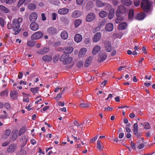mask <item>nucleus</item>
Here are the masks:
<instances>
[{
    "instance_id": "8",
    "label": "nucleus",
    "mask_w": 155,
    "mask_h": 155,
    "mask_svg": "<svg viewBox=\"0 0 155 155\" xmlns=\"http://www.w3.org/2000/svg\"><path fill=\"white\" fill-rule=\"evenodd\" d=\"M104 47L106 51L110 52L111 50V46L110 43L109 41H106L105 42Z\"/></svg>"
},
{
    "instance_id": "46",
    "label": "nucleus",
    "mask_w": 155,
    "mask_h": 155,
    "mask_svg": "<svg viewBox=\"0 0 155 155\" xmlns=\"http://www.w3.org/2000/svg\"><path fill=\"white\" fill-rule=\"evenodd\" d=\"M104 3L105 4L104 6L105 7V10H108L111 8V5L110 4L107 3Z\"/></svg>"
},
{
    "instance_id": "45",
    "label": "nucleus",
    "mask_w": 155,
    "mask_h": 155,
    "mask_svg": "<svg viewBox=\"0 0 155 155\" xmlns=\"http://www.w3.org/2000/svg\"><path fill=\"white\" fill-rule=\"evenodd\" d=\"M22 140L21 141V142H23L22 146H24L26 144L27 142V138L25 137H23L22 138Z\"/></svg>"
},
{
    "instance_id": "60",
    "label": "nucleus",
    "mask_w": 155,
    "mask_h": 155,
    "mask_svg": "<svg viewBox=\"0 0 155 155\" xmlns=\"http://www.w3.org/2000/svg\"><path fill=\"white\" fill-rule=\"evenodd\" d=\"M134 3L135 5L136 6H138L140 4V2L139 0H135Z\"/></svg>"
},
{
    "instance_id": "14",
    "label": "nucleus",
    "mask_w": 155,
    "mask_h": 155,
    "mask_svg": "<svg viewBox=\"0 0 155 155\" xmlns=\"http://www.w3.org/2000/svg\"><path fill=\"white\" fill-rule=\"evenodd\" d=\"M16 148V145L14 144H11L7 148V152L8 153L13 152L15 151Z\"/></svg>"
},
{
    "instance_id": "63",
    "label": "nucleus",
    "mask_w": 155,
    "mask_h": 155,
    "mask_svg": "<svg viewBox=\"0 0 155 155\" xmlns=\"http://www.w3.org/2000/svg\"><path fill=\"white\" fill-rule=\"evenodd\" d=\"M144 147V144L143 143L140 144L138 146V148L140 149L143 148Z\"/></svg>"
},
{
    "instance_id": "3",
    "label": "nucleus",
    "mask_w": 155,
    "mask_h": 155,
    "mask_svg": "<svg viewBox=\"0 0 155 155\" xmlns=\"http://www.w3.org/2000/svg\"><path fill=\"white\" fill-rule=\"evenodd\" d=\"M150 4L148 0H142L141 6L146 12H148L150 9Z\"/></svg>"
},
{
    "instance_id": "26",
    "label": "nucleus",
    "mask_w": 155,
    "mask_h": 155,
    "mask_svg": "<svg viewBox=\"0 0 155 155\" xmlns=\"http://www.w3.org/2000/svg\"><path fill=\"white\" fill-rule=\"evenodd\" d=\"M52 58L50 55H45L42 57V59L45 62H49L52 60Z\"/></svg>"
},
{
    "instance_id": "6",
    "label": "nucleus",
    "mask_w": 155,
    "mask_h": 155,
    "mask_svg": "<svg viewBox=\"0 0 155 155\" xmlns=\"http://www.w3.org/2000/svg\"><path fill=\"white\" fill-rule=\"evenodd\" d=\"M47 33L50 35H54L57 34V29L53 27H49L47 30Z\"/></svg>"
},
{
    "instance_id": "50",
    "label": "nucleus",
    "mask_w": 155,
    "mask_h": 155,
    "mask_svg": "<svg viewBox=\"0 0 155 155\" xmlns=\"http://www.w3.org/2000/svg\"><path fill=\"white\" fill-rule=\"evenodd\" d=\"M82 92L81 91H78L75 94V95L78 97H79L82 95Z\"/></svg>"
},
{
    "instance_id": "1",
    "label": "nucleus",
    "mask_w": 155,
    "mask_h": 155,
    "mask_svg": "<svg viewBox=\"0 0 155 155\" xmlns=\"http://www.w3.org/2000/svg\"><path fill=\"white\" fill-rule=\"evenodd\" d=\"M22 18H19L17 19H15L13 20L12 21V26L14 28V31H15L14 34L17 35L19 32V28L20 27V23L22 22Z\"/></svg>"
},
{
    "instance_id": "36",
    "label": "nucleus",
    "mask_w": 155,
    "mask_h": 155,
    "mask_svg": "<svg viewBox=\"0 0 155 155\" xmlns=\"http://www.w3.org/2000/svg\"><path fill=\"white\" fill-rule=\"evenodd\" d=\"M117 18L115 20V21L116 23H119L123 20V18L121 16V15L118 16L117 15Z\"/></svg>"
},
{
    "instance_id": "16",
    "label": "nucleus",
    "mask_w": 155,
    "mask_h": 155,
    "mask_svg": "<svg viewBox=\"0 0 155 155\" xmlns=\"http://www.w3.org/2000/svg\"><path fill=\"white\" fill-rule=\"evenodd\" d=\"M81 15V12L78 10L74 11L72 14V16L74 18H76L80 17Z\"/></svg>"
},
{
    "instance_id": "28",
    "label": "nucleus",
    "mask_w": 155,
    "mask_h": 155,
    "mask_svg": "<svg viewBox=\"0 0 155 155\" xmlns=\"http://www.w3.org/2000/svg\"><path fill=\"white\" fill-rule=\"evenodd\" d=\"M101 47L98 45H96L95 46L93 50L92 53L93 54H95L97 52H98L100 50Z\"/></svg>"
},
{
    "instance_id": "31",
    "label": "nucleus",
    "mask_w": 155,
    "mask_h": 155,
    "mask_svg": "<svg viewBox=\"0 0 155 155\" xmlns=\"http://www.w3.org/2000/svg\"><path fill=\"white\" fill-rule=\"evenodd\" d=\"M121 3L127 6H130L131 4L130 0H121Z\"/></svg>"
},
{
    "instance_id": "53",
    "label": "nucleus",
    "mask_w": 155,
    "mask_h": 155,
    "mask_svg": "<svg viewBox=\"0 0 155 155\" xmlns=\"http://www.w3.org/2000/svg\"><path fill=\"white\" fill-rule=\"evenodd\" d=\"M90 39L89 38H86L84 39V42L86 44H88L90 42Z\"/></svg>"
},
{
    "instance_id": "38",
    "label": "nucleus",
    "mask_w": 155,
    "mask_h": 155,
    "mask_svg": "<svg viewBox=\"0 0 155 155\" xmlns=\"http://www.w3.org/2000/svg\"><path fill=\"white\" fill-rule=\"evenodd\" d=\"M134 15V11L133 10L131 9L130 10L129 13V18L131 19L133 17Z\"/></svg>"
},
{
    "instance_id": "19",
    "label": "nucleus",
    "mask_w": 155,
    "mask_h": 155,
    "mask_svg": "<svg viewBox=\"0 0 155 155\" xmlns=\"http://www.w3.org/2000/svg\"><path fill=\"white\" fill-rule=\"evenodd\" d=\"M74 40L77 43L80 42L82 40V37L79 34H77L74 36Z\"/></svg>"
},
{
    "instance_id": "32",
    "label": "nucleus",
    "mask_w": 155,
    "mask_h": 155,
    "mask_svg": "<svg viewBox=\"0 0 155 155\" xmlns=\"http://www.w3.org/2000/svg\"><path fill=\"white\" fill-rule=\"evenodd\" d=\"M28 8L31 10H34L36 8V6L35 4L30 3L28 6Z\"/></svg>"
},
{
    "instance_id": "56",
    "label": "nucleus",
    "mask_w": 155,
    "mask_h": 155,
    "mask_svg": "<svg viewBox=\"0 0 155 155\" xmlns=\"http://www.w3.org/2000/svg\"><path fill=\"white\" fill-rule=\"evenodd\" d=\"M98 137V135H97L94 137H93L91 139L90 142L91 143H93V142L95 141L97 139Z\"/></svg>"
},
{
    "instance_id": "33",
    "label": "nucleus",
    "mask_w": 155,
    "mask_h": 155,
    "mask_svg": "<svg viewBox=\"0 0 155 155\" xmlns=\"http://www.w3.org/2000/svg\"><path fill=\"white\" fill-rule=\"evenodd\" d=\"M96 4L97 6L101 7L104 6L105 4L100 0H97L96 2Z\"/></svg>"
},
{
    "instance_id": "22",
    "label": "nucleus",
    "mask_w": 155,
    "mask_h": 155,
    "mask_svg": "<svg viewBox=\"0 0 155 155\" xmlns=\"http://www.w3.org/2000/svg\"><path fill=\"white\" fill-rule=\"evenodd\" d=\"M93 59V58L91 56L89 57L86 60L84 64L86 67H88L91 63Z\"/></svg>"
},
{
    "instance_id": "39",
    "label": "nucleus",
    "mask_w": 155,
    "mask_h": 155,
    "mask_svg": "<svg viewBox=\"0 0 155 155\" xmlns=\"http://www.w3.org/2000/svg\"><path fill=\"white\" fill-rule=\"evenodd\" d=\"M81 21L80 19L76 20L74 22V25L75 28L78 27L81 23Z\"/></svg>"
},
{
    "instance_id": "9",
    "label": "nucleus",
    "mask_w": 155,
    "mask_h": 155,
    "mask_svg": "<svg viewBox=\"0 0 155 155\" xmlns=\"http://www.w3.org/2000/svg\"><path fill=\"white\" fill-rule=\"evenodd\" d=\"M95 18V15L93 13H90L87 15L86 18L87 21L89 22L93 20Z\"/></svg>"
},
{
    "instance_id": "41",
    "label": "nucleus",
    "mask_w": 155,
    "mask_h": 155,
    "mask_svg": "<svg viewBox=\"0 0 155 155\" xmlns=\"http://www.w3.org/2000/svg\"><path fill=\"white\" fill-rule=\"evenodd\" d=\"M35 44V42L32 40H30L27 42V45L28 47H33Z\"/></svg>"
},
{
    "instance_id": "20",
    "label": "nucleus",
    "mask_w": 155,
    "mask_h": 155,
    "mask_svg": "<svg viewBox=\"0 0 155 155\" xmlns=\"http://www.w3.org/2000/svg\"><path fill=\"white\" fill-rule=\"evenodd\" d=\"M49 51L48 48H44L43 49H40L37 52L38 54H43L46 53Z\"/></svg>"
},
{
    "instance_id": "7",
    "label": "nucleus",
    "mask_w": 155,
    "mask_h": 155,
    "mask_svg": "<svg viewBox=\"0 0 155 155\" xmlns=\"http://www.w3.org/2000/svg\"><path fill=\"white\" fill-rule=\"evenodd\" d=\"M37 14L35 12H33L31 13L29 16V19L30 21L32 22L35 21L37 18Z\"/></svg>"
},
{
    "instance_id": "18",
    "label": "nucleus",
    "mask_w": 155,
    "mask_h": 155,
    "mask_svg": "<svg viewBox=\"0 0 155 155\" xmlns=\"http://www.w3.org/2000/svg\"><path fill=\"white\" fill-rule=\"evenodd\" d=\"M11 130L10 129H7L6 130L4 134L2 136V138L4 139H6L9 136L11 133Z\"/></svg>"
},
{
    "instance_id": "4",
    "label": "nucleus",
    "mask_w": 155,
    "mask_h": 155,
    "mask_svg": "<svg viewBox=\"0 0 155 155\" xmlns=\"http://www.w3.org/2000/svg\"><path fill=\"white\" fill-rule=\"evenodd\" d=\"M126 12V9L124 6L120 5L118 7V9L116 12V15H120L125 13Z\"/></svg>"
},
{
    "instance_id": "13",
    "label": "nucleus",
    "mask_w": 155,
    "mask_h": 155,
    "mask_svg": "<svg viewBox=\"0 0 155 155\" xmlns=\"http://www.w3.org/2000/svg\"><path fill=\"white\" fill-rule=\"evenodd\" d=\"M133 133L135 135L137 136V137L140 136L138 129V126L137 123L134 124L133 126Z\"/></svg>"
},
{
    "instance_id": "52",
    "label": "nucleus",
    "mask_w": 155,
    "mask_h": 155,
    "mask_svg": "<svg viewBox=\"0 0 155 155\" xmlns=\"http://www.w3.org/2000/svg\"><path fill=\"white\" fill-rule=\"evenodd\" d=\"M4 19L2 18H0V25L2 27L4 26Z\"/></svg>"
},
{
    "instance_id": "57",
    "label": "nucleus",
    "mask_w": 155,
    "mask_h": 155,
    "mask_svg": "<svg viewBox=\"0 0 155 155\" xmlns=\"http://www.w3.org/2000/svg\"><path fill=\"white\" fill-rule=\"evenodd\" d=\"M58 59H59V57L57 56H54L53 57V61H54V62L55 63H56L58 61Z\"/></svg>"
},
{
    "instance_id": "12",
    "label": "nucleus",
    "mask_w": 155,
    "mask_h": 155,
    "mask_svg": "<svg viewBox=\"0 0 155 155\" xmlns=\"http://www.w3.org/2000/svg\"><path fill=\"white\" fill-rule=\"evenodd\" d=\"M31 29L33 31H36L39 28L38 25L36 22H32L30 25Z\"/></svg>"
},
{
    "instance_id": "55",
    "label": "nucleus",
    "mask_w": 155,
    "mask_h": 155,
    "mask_svg": "<svg viewBox=\"0 0 155 155\" xmlns=\"http://www.w3.org/2000/svg\"><path fill=\"white\" fill-rule=\"evenodd\" d=\"M52 19L53 20H55L56 19L57 14L56 13H53L52 15Z\"/></svg>"
},
{
    "instance_id": "5",
    "label": "nucleus",
    "mask_w": 155,
    "mask_h": 155,
    "mask_svg": "<svg viewBox=\"0 0 155 155\" xmlns=\"http://www.w3.org/2000/svg\"><path fill=\"white\" fill-rule=\"evenodd\" d=\"M43 35V33L41 31H37L34 33L31 36V38L37 40L41 38Z\"/></svg>"
},
{
    "instance_id": "11",
    "label": "nucleus",
    "mask_w": 155,
    "mask_h": 155,
    "mask_svg": "<svg viewBox=\"0 0 155 155\" xmlns=\"http://www.w3.org/2000/svg\"><path fill=\"white\" fill-rule=\"evenodd\" d=\"M10 96L12 99H15L18 97V92L16 90H12L10 92Z\"/></svg>"
},
{
    "instance_id": "54",
    "label": "nucleus",
    "mask_w": 155,
    "mask_h": 155,
    "mask_svg": "<svg viewBox=\"0 0 155 155\" xmlns=\"http://www.w3.org/2000/svg\"><path fill=\"white\" fill-rule=\"evenodd\" d=\"M25 0H19L18 4V5L19 7L21 6L24 2L25 1Z\"/></svg>"
},
{
    "instance_id": "25",
    "label": "nucleus",
    "mask_w": 155,
    "mask_h": 155,
    "mask_svg": "<svg viewBox=\"0 0 155 155\" xmlns=\"http://www.w3.org/2000/svg\"><path fill=\"white\" fill-rule=\"evenodd\" d=\"M145 14L144 13H140L138 14L135 17V18L138 20H142L145 17Z\"/></svg>"
},
{
    "instance_id": "64",
    "label": "nucleus",
    "mask_w": 155,
    "mask_h": 155,
    "mask_svg": "<svg viewBox=\"0 0 155 155\" xmlns=\"http://www.w3.org/2000/svg\"><path fill=\"white\" fill-rule=\"evenodd\" d=\"M62 93H59L57 95L56 98L58 99V100L60 99L61 97V95Z\"/></svg>"
},
{
    "instance_id": "10",
    "label": "nucleus",
    "mask_w": 155,
    "mask_h": 155,
    "mask_svg": "<svg viewBox=\"0 0 155 155\" xmlns=\"http://www.w3.org/2000/svg\"><path fill=\"white\" fill-rule=\"evenodd\" d=\"M101 38V34L100 32H97L95 34L93 38V41L95 42H98Z\"/></svg>"
},
{
    "instance_id": "35",
    "label": "nucleus",
    "mask_w": 155,
    "mask_h": 155,
    "mask_svg": "<svg viewBox=\"0 0 155 155\" xmlns=\"http://www.w3.org/2000/svg\"><path fill=\"white\" fill-rule=\"evenodd\" d=\"M97 149L100 150H103V149L102 148V144L100 141L98 140L97 142Z\"/></svg>"
},
{
    "instance_id": "40",
    "label": "nucleus",
    "mask_w": 155,
    "mask_h": 155,
    "mask_svg": "<svg viewBox=\"0 0 155 155\" xmlns=\"http://www.w3.org/2000/svg\"><path fill=\"white\" fill-rule=\"evenodd\" d=\"M49 1L51 4L55 5H58L60 3L58 0H49Z\"/></svg>"
},
{
    "instance_id": "21",
    "label": "nucleus",
    "mask_w": 155,
    "mask_h": 155,
    "mask_svg": "<svg viewBox=\"0 0 155 155\" xmlns=\"http://www.w3.org/2000/svg\"><path fill=\"white\" fill-rule=\"evenodd\" d=\"M61 36L63 39L66 40L68 38V34L66 31H63L61 33Z\"/></svg>"
},
{
    "instance_id": "15",
    "label": "nucleus",
    "mask_w": 155,
    "mask_h": 155,
    "mask_svg": "<svg viewBox=\"0 0 155 155\" xmlns=\"http://www.w3.org/2000/svg\"><path fill=\"white\" fill-rule=\"evenodd\" d=\"M69 11L68 8H64L59 9L58 11V13L61 15H65L67 14Z\"/></svg>"
},
{
    "instance_id": "62",
    "label": "nucleus",
    "mask_w": 155,
    "mask_h": 155,
    "mask_svg": "<svg viewBox=\"0 0 155 155\" xmlns=\"http://www.w3.org/2000/svg\"><path fill=\"white\" fill-rule=\"evenodd\" d=\"M42 20L43 21H45L46 20V18L45 17V14L44 13H43L41 15Z\"/></svg>"
},
{
    "instance_id": "49",
    "label": "nucleus",
    "mask_w": 155,
    "mask_h": 155,
    "mask_svg": "<svg viewBox=\"0 0 155 155\" xmlns=\"http://www.w3.org/2000/svg\"><path fill=\"white\" fill-rule=\"evenodd\" d=\"M25 131V129L24 128H22L20 129L19 132V136H21L24 134Z\"/></svg>"
},
{
    "instance_id": "23",
    "label": "nucleus",
    "mask_w": 155,
    "mask_h": 155,
    "mask_svg": "<svg viewBox=\"0 0 155 155\" xmlns=\"http://www.w3.org/2000/svg\"><path fill=\"white\" fill-rule=\"evenodd\" d=\"M87 51L85 48H83L81 49L79 51V57L81 58L84 56Z\"/></svg>"
},
{
    "instance_id": "47",
    "label": "nucleus",
    "mask_w": 155,
    "mask_h": 155,
    "mask_svg": "<svg viewBox=\"0 0 155 155\" xmlns=\"http://www.w3.org/2000/svg\"><path fill=\"white\" fill-rule=\"evenodd\" d=\"M144 128L145 129H149L150 128V126L149 123L147 122L144 123Z\"/></svg>"
},
{
    "instance_id": "44",
    "label": "nucleus",
    "mask_w": 155,
    "mask_h": 155,
    "mask_svg": "<svg viewBox=\"0 0 155 155\" xmlns=\"http://www.w3.org/2000/svg\"><path fill=\"white\" fill-rule=\"evenodd\" d=\"M39 88L38 87H35L31 88V91L34 94H36L37 93Z\"/></svg>"
},
{
    "instance_id": "27",
    "label": "nucleus",
    "mask_w": 155,
    "mask_h": 155,
    "mask_svg": "<svg viewBox=\"0 0 155 155\" xmlns=\"http://www.w3.org/2000/svg\"><path fill=\"white\" fill-rule=\"evenodd\" d=\"M0 10L5 13H8L10 12L8 8L2 5H0Z\"/></svg>"
},
{
    "instance_id": "59",
    "label": "nucleus",
    "mask_w": 155,
    "mask_h": 155,
    "mask_svg": "<svg viewBox=\"0 0 155 155\" xmlns=\"http://www.w3.org/2000/svg\"><path fill=\"white\" fill-rule=\"evenodd\" d=\"M16 0H6V3L11 4L15 2Z\"/></svg>"
},
{
    "instance_id": "34",
    "label": "nucleus",
    "mask_w": 155,
    "mask_h": 155,
    "mask_svg": "<svg viewBox=\"0 0 155 155\" xmlns=\"http://www.w3.org/2000/svg\"><path fill=\"white\" fill-rule=\"evenodd\" d=\"M99 15L100 17L104 18L107 15V13L105 11H102L99 13Z\"/></svg>"
},
{
    "instance_id": "61",
    "label": "nucleus",
    "mask_w": 155,
    "mask_h": 155,
    "mask_svg": "<svg viewBox=\"0 0 155 155\" xmlns=\"http://www.w3.org/2000/svg\"><path fill=\"white\" fill-rule=\"evenodd\" d=\"M84 0H76L77 4L78 5H81L83 2Z\"/></svg>"
},
{
    "instance_id": "30",
    "label": "nucleus",
    "mask_w": 155,
    "mask_h": 155,
    "mask_svg": "<svg viewBox=\"0 0 155 155\" xmlns=\"http://www.w3.org/2000/svg\"><path fill=\"white\" fill-rule=\"evenodd\" d=\"M73 48L72 47H68L65 48V51H64L65 54H66L68 55V54L71 53L73 51Z\"/></svg>"
},
{
    "instance_id": "2",
    "label": "nucleus",
    "mask_w": 155,
    "mask_h": 155,
    "mask_svg": "<svg viewBox=\"0 0 155 155\" xmlns=\"http://www.w3.org/2000/svg\"><path fill=\"white\" fill-rule=\"evenodd\" d=\"M73 60L72 58L69 57L68 55L66 54H63L60 57V60L63 61L64 64H69L71 63Z\"/></svg>"
},
{
    "instance_id": "29",
    "label": "nucleus",
    "mask_w": 155,
    "mask_h": 155,
    "mask_svg": "<svg viewBox=\"0 0 155 155\" xmlns=\"http://www.w3.org/2000/svg\"><path fill=\"white\" fill-rule=\"evenodd\" d=\"M127 26V24L125 22H122L119 24L118 28L120 30H123L126 28Z\"/></svg>"
},
{
    "instance_id": "51",
    "label": "nucleus",
    "mask_w": 155,
    "mask_h": 155,
    "mask_svg": "<svg viewBox=\"0 0 155 155\" xmlns=\"http://www.w3.org/2000/svg\"><path fill=\"white\" fill-rule=\"evenodd\" d=\"M8 94V92L6 90H4L2 91L1 93V96H7Z\"/></svg>"
},
{
    "instance_id": "37",
    "label": "nucleus",
    "mask_w": 155,
    "mask_h": 155,
    "mask_svg": "<svg viewBox=\"0 0 155 155\" xmlns=\"http://www.w3.org/2000/svg\"><path fill=\"white\" fill-rule=\"evenodd\" d=\"M16 155H26V153L25 150L21 148L20 151L18 152Z\"/></svg>"
},
{
    "instance_id": "43",
    "label": "nucleus",
    "mask_w": 155,
    "mask_h": 155,
    "mask_svg": "<svg viewBox=\"0 0 155 155\" xmlns=\"http://www.w3.org/2000/svg\"><path fill=\"white\" fill-rule=\"evenodd\" d=\"M89 106L90 104L88 103H82L79 105V106L82 108H87Z\"/></svg>"
},
{
    "instance_id": "42",
    "label": "nucleus",
    "mask_w": 155,
    "mask_h": 155,
    "mask_svg": "<svg viewBox=\"0 0 155 155\" xmlns=\"http://www.w3.org/2000/svg\"><path fill=\"white\" fill-rule=\"evenodd\" d=\"M3 114H2L0 115V118L1 119H5L8 116V114H7L6 112L4 110L3 111Z\"/></svg>"
},
{
    "instance_id": "48",
    "label": "nucleus",
    "mask_w": 155,
    "mask_h": 155,
    "mask_svg": "<svg viewBox=\"0 0 155 155\" xmlns=\"http://www.w3.org/2000/svg\"><path fill=\"white\" fill-rule=\"evenodd\" d=\"M114 16V12L112 11H110L108 14V18L109 19H112Z\"/></svg>"
},
{
    "instance_id": "24",
    "label": "nucleus",
    "mask_w": 155,
    "mask_h": 155,
    "mask_svg": "<svg viewBox=\"0 0 155 155\" xmlns=\"http://www.w3.org/2000/svg\"><path fill=\"white\" fill-rule=\"evenodd\" d=\"M107 57V55L106 53H104L101 55H100V58L98 59V61L101 62L104 61Z\"/></svg>"
},
{
    "instance_id": "58",
    "label": "nucleus",
    "mask_w": 155,
    "mask_h": 155,
    "mask_svg": "<svg viewBox=\"0 0 155 155\" xmlns=\"http://www.w3.org/2000/svg\"><path fill=\"white\" fill-rule=\"evenodd\" d=\"M4 107L8 110H9L10 108V104L7 103H5V104Z\"/></svg>"
},
{
    "instance_id": "17",
    "label": "nucleus",
    "mask_w": 155,
    "mask_h": 155,
    "mask_svg": "<svg viewBox=\"0 0 155 155\" xmlns=\"http://www.w3.org/2000/svg\"><path fill=\"white\" fill-rule=\"evenodd\" d=\"M114 28L113 25L111 23L107 24L105 27L106 30L108 31H112Z\"/></svg>"
}]
</instances>
